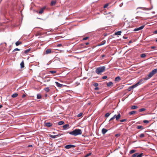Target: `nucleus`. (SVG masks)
I'll return each mask as SVG.
<instances>
[{
    "instance_id": "nucleus-1",
    "label": "nucleus",
    "mask_w": 157,
    "mask_h": 157,
    "mask_svg": "<svg viewBox=\"0 0 157 157\" xmlns=\"http://www.w3.org/2000/svg\"><path fill=\"white\" fill-rule=\"evenodd\" d=\"M68 133L74 136H76L78 135H81L82 133V131L81 129H76L71 132H68Z\"/></svg>"
},
{
    "instance_id": "nucleus-2",
    "label": "nucleus",
    "mask_w": 157,
    "mask_h": 157,
    "mask_svg": "<svg viewBox=\"0 0 157 157\" xmlns=\"http://www.w3.org/2000/svg\"><path fill=\"white\" fill-rule=\"evenodd\" d=\"M105 66L100 67L96 68L95 70L96 73L98 75H101V73L105 71Z\"/></svg>"
},
{
    "instance_id": "nucleus-3",
    "label": "nucleus",
    "mask_w": 157,
    "mask_h": 157,
    "mask_svg": "<svg viewBox=\"0 0 157 157\" xmlns=\"http://www.w3.org/2000/svg\"><path fill=\"white\" fill-rule=\"evenodd\" d=\"M157 72V68L153 70L148 75V77H145L144 78V80H147L151 77L154 75Z\"/></svg>"
},
{
    "instance_id": "nucleus-4",
    "label": "nucleus",
    "mask_w": 157,
    "mask_h": 157,
    "mask_svg": "<svg viewBox=\"0 0 157 157\" xmlns=\"http://www.w3.org/2000/svg\"><path fill=\"white\" fill-rule=\"evenodd\" d=\"M121 117V115L120 113H118L117 115L115 114L114 116L112 117L109 120V121H110L113 120L115 118L116 119V120L117 121H118L120 119V118Z\"/></svg>"
},
{
    "instance_id": "nucleus-5",
    "label": "nucleus",
    "mask_w": 157,
    "mask_h": 157,
    "mask_svg": "<svg viewBox=\"0 0 157 157\" xmlns=\"http://www.w3.org/2000/svg\"><path fill=\"white\" fill-rule=\"evenodd\" d=\"M143 155V153L139 154V153H135L132 155V157H142Z\"/></svg>"
},
{
    "instance_id": "nucleus-6",
    "label": "nucleus",
    "mask_w": 157,
    "mask_h": 157,
    "mask_svg": "<svg viewBox=\"0 0 157 157\" xmlns=\"http://www.w3.org/2000/svg\"><path fill=\"white\" fill-rule=\"evenodd\" d=\"M75 147V146L74 145H67L65 146V148L67 149H70L71 148H74Z\"/></svg>"
},
{
    "instance_id": "nucleus-7",
    "label": "nucleus",
    "mask_w": 157,
    "mask_h": 157,
    "mask_svg": "<svg viewBox=\"0 0 157 157\" xmlns=\"http://www.w3.org/2000/svg\"><path fill=\"white\" fill-rule=\"evenodd\" d=\"M136 84H135L134 85H133L131 86H129L128 89V91H131L132 89H133V88L136 87L137 86L136 85Z\"/></svg>"
},
{
    "instance_id": "nucleus-8",
    "label": "nucleus",
    "mask_w": 157,
    "mask_h": 157,
    "mask_svg": "<svg viewBox=\"0 0 157 157\" xmlns=\"http://www.w3.org/2000/svg\"><path fill=\"white\" fill-rule=\"evenodd\" d=\"M45 126H47L48 127H49L51 126H52V124L49 122H45Z\"/></svg>"
},
{
    "instance_id": "nucleus-9",
    "label": "nucleus",
    "mask_w": 157,
    "mask_h": 157,
    "mask_svg": "<svg viewBox=\"0 0 157 157\" xmlns=\"http://www.w3.org/2000/svg\"><path fill=\"white\" fill-rule=\"evenodd\" d=\"M144 27V25H142V26L137 28L135 29L134 30L135 31H138L142 29Z\"/></svg>"
},
{
    "instance_id": "nucleus-10",
    "label": "nucleus",
    "mask_w": 157,
    "mask_h": 157,
    "mask_svg": "<svg viewBox=\"0 0 157 157\" xmlns=\"http://www.w3.org/2000/svg\"><path fill=\"white\" fill-rule=\"evenodd\" d=\"M64 129H66L69 128V125L68 124H66L63 126Z\"/></svg>"
},
{
    "instance_id": "nucleus-11",
    "label": "nucleus",
    "mask_w": 157,
    "mask_h": 157,
    "mask_svg": "<svg viewBox=\"0 0 157 157\" xmlns=\"http://www.w3.org/2000/svg\"><path fill=\"white\" fill-rule=\"evenodd\" d=\"M108 130L103 128L101 130L102 133L104 135L107 132Z\"/></svg>"
},
{
    "instance_id": "nucleus-12",
    "label": "nucleus",
    "mask_w": 157,
    "mask_h": 157,
    "mask_svg": "<svg viewBox=\"0 0 157 157\" xmlns=\"http://www.w3.org/2000/svg\"><path fill=\"white\" fill-rule=\"evenodd\" d=\"M55 83H56V85L58 87H62V86H63V85L62 84H61L59 83L58 82H55Z\"/></svg>"
},
{
    "instance_id": "nucleus-13",
    "label": "nucleus",
    "mask_w": 157,
    "mask_h": 157,
    "mask_svg": "<svg viewBox=\"0 0 157 157\" xmlns=\"http://www.w3.org/2000/svg\"><path fill=\"white\" fill-rule=\"evenodd\" d=\"M51 52V49H48L46 50L45 54H48L50 53Z\"/></svg>"
},
{
    "instance_id": "nucleus-14",
    "label": "nucleus",
    "mask_w": 157,
    "mask_h": 157,
    "mask_svg": "<svg viewBox=\"0 0 157 157\" xmlns=\"http://www.w3.org/2000/svg\"><path fill=\"white\" fill-rule=\"evenodd\" d=\"M45 7H44L41 9L39 12V13L40 14H42L43 13L44 10L45 9Z\"/></svg>"
},
{
    "instance_id": "nucleus-15",
    "label": "nucleus",
    "mask_w": 157,
    "mask_h": 157,
    "mask_svg": "<svg viewBox=\"0 0 157 157\" xmlns=\"http://www.w3.org/2000/svg\"><path fill=\"white\" fill-rule=\"evenodd\" d=\"M60 136V134H58V135H54V136L52 135H50V137L54 139V138H56L58 136Z\"/></svg>"
},
{
    "instance_id": "nucleus-16",
    "label": "nucleus",
    "mask_w": 157,
    "mask_h": 157,
    "mask_svg": "<svg viewBox=\"0 0 157 157\" xmlns=\"http://www.w3.org/2000/svg\"><path fill=\"white\" fill-rule=\"evenodd\" d=\"M121 80V78L120 76H118L115 79V81L117 82H118Z\"/></svg>"
},
{
    "instance_id": "nucleus-17",
    "label": "nucleus",
    "mask_w": 157,
    "mask_h": 157,
    "mask_svg": "<svg viewBox=\"0 0 157 157\" xmlns=\"http://www.w3.org/2000/svg\"><path fill=\"white\" fill-rule=\"evenodd\" d=\"M113 83L112 82H108L107 84V86L108 87H110L112 86L113 85Z\"/></svg>"
},
{
    "instance_id": "nucleus-18",
    "label": "nucleus",
    "mask_w": 157,
    "mask_h": 157,
    "mask_svg": "<svg viewBox=\"0 0 157 157\" xmlns=\"http://www.w3.org/2000/svg\"><path fill=\"white\" fill-rule=\"evenodd\" d=\"M136 128L138 129H141V130H142L144 129V128L142 126L138 125L137 127Z\"/></svg>"
},
{
    "instance_id": "nucleus-19",
    "label": "nucleus",
    "mask_w": 157,
    "mask_h": 157,
    "mask_svg": "<svg viewBox=\"0 0 157 157\" xmlns=\"http://www.w3.org/2000/svg\"><path fill=\"white\" fill-rule=\"evenodd\" d=\"M64 122L63 121H59L58 123V124L59 125H61L64 124Z\"/></svg>"
},
{
    "instance_id": "nucleus-20",
    "label": "nucleus",
    "mask_w": 157,
    "mask_h": 157,
    "mask_svg": "<svg viewBox=\"0 0 157 157\" xmlns=\"http://www.w3.org/2000/svg\"><path fill=\"white\" fill-rule=\"evenodd\" d=\"M138 108V106L136 105H132L131 106V109H137Z\"/></svg>"
},
{
    "instance_id": "nucleus-21",
    "label": "nucleus",
    "mask_w": 157,
    "mask_h": 157,
    "mask_svg": "<svg viewBox=\"0 0 157 157\" xmlns=\"http://www.w3.org/2000/svg\"><path fill=\"white\" fill-rule=\"evenodd\" d=\"M136 113V111H132L131 112H130L129 113V114L130 115H134Z\"/></svg>"
},
{
    "instance_id": "nucleus-22",
    "label": "nucleus",
    "mask_w": 157,
    "mask_h": 157,
    "mask_svg": "<svg viewBox=\"0 0 157 157\" xmlns=\"http://www.w3.org/2000/svg\"><path fill=\"white\" fill-rule=\"evenodd\" d=\"M22 43V42L20 41H18L16 42L15 43V44L16 46H17L19 45L20 44H21Z\"/></svg>"
},
{
    "instance_id": "nucleus-23",
    "label": "nucleus",
    "mask_w": 157,
    "mask_h": 157,
    "mask_svg": "<svg viewBox=\"0 0 157 157\" xmlns=\"http://www.w3.org/2000/svg\"><path fill=\"white\" fill-rule=\"evenodd\" d=\"M44 90L47 92H49L50 90L49 87H47L44 89Z\"/></svg>"
},
{
    "instance_id": "nucleus-24",
    "label": "nucleus",
    "mask_w": 157,
    "mask_h": 157,
    "mask_svg": "<svg viewBox=\"0 0 157 157\" xmlns=\"http://www.w3.org/2000/svg\"><path fill=\"white\" fill-rule=\"evenodd\" d=\"M41 95L40 94H38L37 95V98L38 99H40L41 98Z\"/></svg>"
},
{
    "instance_id": "nucleus-25",
    "label": "nucleus",
    "mask_w": 157,
    "mask_h": 157,
    "mask_svg": "<svg viewBox=\"0 0 157 157\" xmlns=\"http://www.w3.org/2000/svg\"><path fill=\"white\" fill-rule=\"evenodd\" d=\"M18 95V94L17 93H15L13 94L12 96L11 97L13 98H15L17 97Z\"/></svg>"
},
{
    "instance_id": "nucleus-26",
    "label": "nucleus",
    "mask_w": 157,
    "mask_h": 157,
    "mask_svg": "<svg viewBox=\"0 0 157 157\" xmlns=\"http://www.w3.org/2000/svg\"><path fill=\"white\" fill-rule=\"evenodd\" d=\"M21 67V68L24 67V61H23L20 63Z\"/></svg>"
},
{
    "instance_id": "nucleus-27",
    "label": "nucleus",
    "mask_w": 157,
    "mask_h": 157,
    "mask_svg": "<svg viewBox=\"0 0 157 157\" xmlns=\"http://www.w3.org/2000/svg\"><path fill=\"white\" fill-rule=\"evenodd\" d=\"M121 31H118V32H117L115 33V34L116 35H121Z\"/></svg>"
},
{
    "instance_id": "nucleus-28",
    "label": "nucleus",
    "mask_w": 157,
    "mask_h": 157,
    "mask_svg": "<svg viewBox=\"0 0 157 157\" xmlns=\"http://www.w3.org/2000/svg\"><path fill=\"white\" fill-rule=\"evenodd\" d=\"M143 81V80L141 79H140L139 81L138 82H137L136 84V85H136L137 86H139V85H140L141 83V82Z\"/></svg>"
},
{
    "instance_id": "nucleus-29",
    "label": "nucleus",
    "mask_w": 157,
    "mask_h": 157,
    "mask_svg": "<svg viewBox=\"0 0 157 157\" xmlns=\"http://www.w3.org/2000/svg\"><path fill=\"white\" fill-rule=\"evenodd\" d=\"M145 137V134L144 133H141L139 135V137L140 138H143Z\"/></svg>"
},
{
    "instance_id": "nucleus-30",
    "label": "nucleus",
    "mask_w": 157,
    "mask_h": 157,
    "mask_svg": "<svg viewBox=\"0 0 157 157\" xmlns=\"http://www.w3.org/2000/svg\"><path fill=\"white\" fill-rule=\"evenodd\" d=\"M56 3V2L54 1H52L51 2V5L52 6H53L55 5Z\"/></svg>"
},
{
    "instance_id": "nucleus-31",
    "label": "nucleus",
    "mask_w": 157,
    "mask_h": 157,
    "mask_svg": "<svg viewBox=\"0 0 157 157\" xmlns=\"http://www.w3.org/2000/svg\"><path fill=\"white\" fill-rule=\"evenodd\" d=\"M30 48L26 50L25 51L24 53L25 54H27L30 51Z\"/></svg>"
},
{
    "instance_id": "nucleus-32",
    "label": "nucleus",
    "mask_w": 157,
    "mask_h": 157,
    "mask_svg": "<svg viewBox=\"0 0 157 157\" xmlns=\"http://www.w3.org/2000/svg\"><path fill=\"white\" fill-rule=\"evenodd\" d=\"M136 151L135 150H130V151L129 152V153L130 154H132L135 152H136Z\"/></svg>"
},
{
    "instance_id": "nucleus-33",
    "label": "nucleus",
    "mask_w": 157,
    "mask_h": 157,
    "mask_svg": "<svg viewBox=\"0 0 157 157\" xmlns=\"http://www.w3.org/2000/svg\"><path fill=\"white\" fill-rule=\"evenodd\" d=\"M146 110V109L145 108H143L140 109L139 110V111L140 112H143V111H145V110Z\"/></svg>"
},
{
    "instance_id": "nucleus-34",
    "label": "nucleus",
    "mask_w": 157,
    "mask_h": 157,
    "mask_svg": "<svg viewBox=\"0 0 157 157\" xmlns=\"http://www.w3.org/2000/svg\"><path fill=\"white\" fill-rule=\"evenodd\" d=\"M153 8V6L151 5V7H150V8H145V10H150L151 9H152Z\"/></svg>"
},
{
    "instance_id": "nucleus-35",
    "label": "nucleus",
    "mask_w": 157,
    "mask_h": 157,
    "mask_svg": "<svg viewBox=\"0 0 157 157\" xmlns=\"http://www.w3.org/2000/svg\"><path fill=\"white\" fill-rule=\"evenodd\" d=\"M110 114L111 113H108L105 115V117H107L110 115Z\"/></svg>"
},
{
    "instance_id": "nucleus-36",
    "label": "nucleus",
    "mask_w": 157,
    "mask_h": 157,
    "mask_svg": "<svg viewBox=\"0 0 157 157\" xmlns=\"http://www.w3.org/2000/svg\"><path fill=\"white\" fill-rule=\"evenodd\" d=\"M146 56V55L145 54H142L140 55V57L141 58H144Z\"/></svg>"
},
{
    "instance_id": "nucleus-37",
    "label": "nucleus",
    "mask_w": 157,
    "mask_h": 157,
    "mask_svg": "<svg viewBox=\"0 0 157 157\" xmlns=\"http://www.w3.org/2000/svg\"><path fill=\"white\" fill-rule=\"evenodd\" d=\"M82 114H83L82 113H80L78 115L77 117H80L82 116Z\"/></svg>"
},
{
    "instance_id": "nucleus-38",
    "label": "nucleus",
    "mask_w": 157,
    "mask_h": 157,
    "mask_svg": "<svg viewBox=\"0 0 157 157\" xmlns=\"http://www.w3.org/2000/svg\"><path fill=\"white\" fill-rule=\"evenodd\" d=\"M143 122L144 123H148L149 122V121H147V120H144L143 121Z\"/></svg>"
},
{
    "instance_id": "nucleus-39",
    "label": "nucleus",
    "mask_w": 157,
    "mask_h": 157,
    "mask_svg": "<svg viewBox=\"0 0 157 157\" xmlns=\"http://www.w3.org/2000/svg\"><path fill=\"white\" fill-rule=\"evenodd\" d=\"M91 154V153H89L88 154H87L84 157H87L90 156Z\"/></svg>"
},
{
    "instance_id": "nucleus-40",
    "label": "nucleus",
    "mask_w": 157,
    "mask_h": 157,
    "mask_svg": "<svg viewBox=\"0 0 157 157\" xmlns=\"http://www.w3.org/2000/svg\"><path fill=\"white\" fill-rule=\"evenodd\" d=\"M20 50L18 48H15V49H14L13 51V52H15V51H20Z\"/></svg>"
},
{
    "instance_id": "nucleus-41",
    "label": "nucleus",
    "mask_w": 157,
    "mask_h": 157,
    "mask_svg": "<svg viewBox=\"0 0 157 157\" xmlns=\"http://www.w3.org/2000/svg\"><path fill=\"white\" fill-rule=\"evenodd\" d=\"M50 72L52 74H54L56 72V71H50Z\"/></svg>"
},
{
    "instance_id": "nucleus-42",
    "label": "nucleus",
    "mask_w": 157,
    "mask_h": 157,
    "mask_svg": "<svg viewBox=\"0 0 157 157\" xmlns=\"http://www.w3.org/2000/svg\"><path fill=\"white\" fill-rule=\"evenodd\" d=\"M127 121L126 119H124L120 120V121L121 122H123Z\"/></svg>"
},
{
    "instance_id": "nucleus-43",
    "label": "nucleus",
    "mask_w": 157,
    "mask_h": 157,
    "mask_svg": "<svg viewBox=\"0 0 157 157\" xmlns=\"http://www.w3.org/2000/svg\"><path fill=\"white\" fill-rule=\"evenodd\" d=\"M109 5V4L108 3H107L105 4V5L104 6V8H106Z\"/></svg>"
},
{
    "instance_id": "nucleus-44",
    "label": "nucleus",
    "mask_w": 157,
    "mask_h": 157,
    "mask_svg": "<svg viewBox=\"0 0 157 157\" xmlns=\"http://www.w3.org/2000/svg\"><path fill=\"white\" fill-rule=\"evenodd\" d=\"M98 84L97 83H95L93 84L94 86L95 87H97L98 86Z\"/></svg>"
},
{
    "instance_id": "nucleus-45",
    "label": "nucleus",
    "mask_w": 157,
    "mask_h": 157,
    "mask_svg": "<svg viewBox=\"0 0 157 157\" xmlns=\"http://www.w3.org/2000/svg\"><path fill=\"white\" fill-rule=\"evenodd\" d=\"M89 38V37H86L85 38H84L83 39V40H86L88 39Z\"/></svg>"
},
{
    "instance_id": "nucleus-46",
    "label": "nucleus",
    "mask_w": 157,
    "mask_h": 157,
    "mask_svg": "<svg viewBox=\"0 0 157 157\" xmlns=\"http://www.w3.org/2000/svg\"><path fill=\"white\" fill-rule=\"evenodd\" d=\"M107 78V76H103V77H102V78L103 79H105Z\"/></svg>"
},
{
    "instance_id": "nucleus-47",
    "label": "nucleus",
    "mask_w": 157,
    "mask_h": 157,
    "mask_svg": "<svg viewBox=\"0 0 157 157\" xmlns=\"http://www.w3.org/2000/svg\"><path fill=\"white\" fill-rule=\"evenodd\" d=\"M94 90H99V88L98 87H95V88H94Z\"/></svg>"
},
{
    "instance_id": "nucleus-48",
    "label": "nucleus",
    "mask_w": 157,
    "mask_h": 157,
    "mask_svg": "<svg viewBox=\"0 0 157 157\" xmlns=\"http://www.w3.org/2000/svg\"><path fill=\"white\" fill-rule=\"evenodd\" d=\"M154 34H157V30H156L154 31L153 32Z\"/></svg>"
},
{
    "instance_id": "nucleus-49",
    "label": "nucleus",
    "mask_w": 157,
    "mask_h": 157,
    "mask_svg": "<svg viewBox=\"0 0 157 157\" xmlns=\"http://www.w3.org/2000/svg\"><path fill=\"white\" fill-rule=\"evenodd\" d=\"M62 46V44H59L57 45V46H58V47H60V46Z\"/></svg>"
},
{
    "instance_id": "nucleus-50",
    "label": "nucleus",
    "mask_w": 157,
    "mask_h": 157,
    "mask_svg": "<svg viewBox=\"0 0 157 157\" xmlns=\"http://www.w3.org/2000/svg\"><path fill=\"white\" fill-rule=\"evenodd\" d=\"M25 96H26V95L25 94H23V95L22 96V97L23 98H24L25 97Z\"/></svg>"
},
{
    "instance_id": "nucleus-51",
    "label": "nucleus",
    "mask_w": 157,
    "mask_h": 157,
    "mask_svg": "<svg viewBox=\"0 0 157 157\" xmlns=\"http://www.w3.org/2000/svg\"><path fill=\"white\" fill-rule=\"evenodd\" d=\"M155 48V46H153L151 47V49H154Z\"/></svg>"
},
{
    "instance_id": "nucleus-52",
    "label": "nucleus",
    "mask_w": 157,
    "mask_h": 157,
    "mask_svg": "<svg viewBox=\"0 0 157 157\" xmlns=\"http://www.w3.org/2000/svg\"><path fill=\"white\" fill-rule=\"evenodd\" d=\"M105 56V55H102L101 56L102 58L104 57Z\"/></svg>"
},
{
    "instance_id": "nucleus-53",
    "label": "nucleus",
    "mask_w": 157,
    "mask_h": 157,
    "mask_svg": "<svg viewBox=\"0 0 157 157\" xmlns=\"http://www.w3.org/2000/svg\"><path fill=\"white\" fill-rule=\"evenodd\" d=\"M104 44V43H101L100 44H99L98 46H101V45H103Z\"/></svg>"
},
{
    "instance_id": "nucleus-54",
    "label": "nucleus",
    "mask_w": 157,
    "mask_h": 157,
    "mask_svg": "<svg viewBox=\"0 0 157 157\" xmlns=\"http://www.w3.org/2000/svg\"><path fill=\"white\" fill-rule=\"evenodd\" d=\"M89 44V42H86V43H85V44L86 45H88Z\"/></svg>"
},
{
    "instance_id": "nucleus-55",
    "label": "nucleus",
    "mask_w": 157,
    "mask_h": 157,
    "mask_svg": "<svg viewBox=\"0 0 157 157\" xmlns=\"http://www.w3.org/2000/svg\"><path fill=\"white\" fill-rule=\"evenodd\" d=\"M105 41H103L102 42V43H104V44H105Z\"/></svg>"
},
{
    "instance_id": "nucleus-56",
    "label": "nucleus",
    "mask_w": 157,
    "mask_h": 157,
    "mask_svg": "<svg viewBox=\"0 0 157 157\" xmlns=\"http://www.w3.org/2000/svg\"><path fill=\"white\" fill-rule=\"evenodd\" d=\"M129 43H132V40H130V41H129Z\"/></svg>"
},
{
    "instance_id": "nucleus-57",
    "label": "nucleus",
    "mask_w": 157,
    "mask_h": 157,
    "mask_svg": "<svg viewBox=\"0 0 157 157\" xmlns=\"http://www.w3.org/2000/svg\"><path fill=\"white\" fill-rule=\"evenodd\" d=\"M139 17H136V19H138Z\"/></svg>"
},
{
    "instance_id": "nucleus-58",
    "label": "nucleus",
    "mask_w": 157,
    "mask_h": 157,
    "mask_svg": "<svg viewBox=\"0 0 157 157\" xmlns=\"http://www.w3.org/2000/svg\"><path fill=\"white\" fill-rule=\"evenodd\" d=\"M148 1H149L150 2V4H151V0H148Z\"/></svg>"
},
{
    "instance_id": "nucleus-59",
    "label": "nucleus",
    "mask_w": 157,
    "mask_h": 157,
    "mask_svg": "<svg viewBox=\"0 0 157 157\" xmlns=\"http://www.w3.org/2000/svg\"><path fill=\"white\" fill-rule=\"evenodd\" d=\"M2 105H0V109H1V108H2Z\"/></svg>"
},
{
    "instance_id": "nucleus-60",
    "label": "nucleus",
    "mask_w": 157,
    "mask_h": 157,
    "mask_svg": "<svg viewBox=\"0 0 157 157\" xmlns=\"http://www.w3.org/2000/svg\"><path fill=\"white\" fill-rule=\"evenodd\" d=\"M32 145H29L28 146V147H32Z\"/></svg>"
},
{
    "instance_id": "nucleus-61",
    "label": "nucleus",
    "mask_w": 157,
    "mask_h": 157,
    "mask_svg": "<svg viewBox=\"0 0 157 157\" xmlns=\"http://www.w3.org/2000/svg\"><path fill=\"white\" fill-rule=\"evenodd\" d=\"M111 13V12H109L108 13H107V14H110V13Z\"/></svg>"
},
{
    "instance_id": "nucleus-62",
    "label": "nucleus",
    "mask_w": 157,
    "mask_h": 157,
    "mask_svg": "<svg viewBox=\"0 0 157 157\" xmlns=\"http://www.w3.org/2000/svg\"><path fill=\"white\" fill-rule=\"evenodd\" d=\"M142 8V7H140L138 8H140V9H141V8Z\"/></svg>"
},
{
    "instance_id": "nucleus-63",
    "label": "nucleus",
    "mask_w": 157,
    "mask_h": 157,
    "mask_svg": "<svg viewBox=\"0 0 157 157\" xmlns=\"http://www.w3.org/2000/svg\"><path fill=\"white\" fill-rule=\"evenodd\" d=\"M113 17V16H112H112H111V18H112V17Z\"/></svg>"
},
{
    "instance_id": "nucleus-64",
    "label": "nucleus",
    "mask_w": 157,
    "mask_h": 157,
    "mask_svg": "<svg viewBox=\"0 0 157 157\" xmlns=\"http://www.w3.org/2000/svg\"><path fill=\"white\" fill-rule=\"evenodd\" d=\"M155 41L157 42V39Z\"/></svg>"
}]
</instances>
